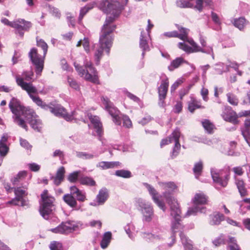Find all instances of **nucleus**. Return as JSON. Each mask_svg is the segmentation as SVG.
<instances>
[{"label":"nucleus","instance_id":"f257e3e1","mask_svg":"<svg viewBox=\"0 0 250 250\" xmlns=\"http://www.w3.org/2000/svg\"><path fill=\"white\" fill-rule=\"evenodd\" d=\"M98 8L107 14L111 15L108 17L103 25L99 41V48L94 53L96 64H98L101 59L103 51L109 55L113 41V32L116 28V25L113 23L115 18H117L124 8V5L121 4L117 0H103L99 4Z\"/></svg>","mask_w":250,"mask_h":250},{"label":"nucleus","instance_id":"f03ea898","mask_svg":"<svg viewBox=\"0 0 250 250\" xmlns=\"http://www.w3.org/2000/svg\"><path fill=\"white\" fill-rule=\"evenodd\" d=\"M9 106L14 114L13 118L16 124L27 130L25 119L34 130L40 131L42 127V122L32 109L23 106L20 101L14 98L11 99Z\"/></svg>","mask_w":250,"mask_h":250},{"label":"nucleus","instance_id":"7ed1b4c3","mask_svg":"<svg viewBox=\"0 0 250 250\" xmlns=\"http://www.w3.org/2000/svg\"><path fill=\"white\" fill-rule=\"evenodd\" d=\"M84 67L86 70L83 69L82 67L74 62V66L78 74L84 79L95 83H99L98 73L95 68L93 66L91 62L87 60L84 62Z\"/></svg>","mask_w":250,"mask_h":250},{"label":"nucleus","instance_id":"20e7f679","mask_svg":"<svg viewBox=\"0 0 250 250\" xmlns=\"http://www.w3.org/2000/svg\"><path fill=\"white\" fill-rule=\"evenodd\" d=\"M41 199L40 212L44 219L48 220L52 215L54 198L48 194L47 190H44L41 194Z\"/></svg>","mask_w":250,"mask_h":250},{"label":"nucleus","instance_id":"39448f33","mask_svg":"<svg viewBox=\"0 0 250 250\" xmlns=\"http://www.w3.org/2000/svg\"><path fill=\"white\" fill-rule=\"evenodd\" d=\"M170 214L172 217L171 221V230L173 234L171 236L172 243L168 244L171 247L175 242V236L174 234L177 232L181 231L183 229V226L181 224V210L178 204H174L171 206Z\"/></svg>","mask_w":250,"mask_h":250},{"label":"nucleus","instance_id":"423d86ee","mask_svg":"<svg viewBox=\"0 0 250 250\" xmlns=\"http://www.w3.org/2000/svg\"><path fill=\"white\" fill-rule=\"evenodd\" d=\"M188 43L191 45V46H188L185 42H179L178 44V46L180 49L183 50L188 54L201 52L208 54H210L212 59H214L212 47L206 45L205 47H201L191 38L190 40H188Z\"/></svg>","mask_w":250,"mask_h":250},{"label":"nucleus","instance_id":"0eeeda50","mask_svg":"<svg viewBox=\"0 0 250 250\" xmlns=\"http://www.w3.org/2000/svg\"><path fill=\"white\" fill-rule=\"evenodd\" d=\"M34 73L32 71H23L21 75L15 76L17 85L26 92H36V86L30 81L33 77Z\"/></svg>","mask_w":250,"mask_h":250},{"label":"nucleus","instance_id":"6e6552de","mask_svg":"<svg viewBox=\"0 0 250 250\" xmlns=\"http://www.w3.org/2000/svg\"><path fill=\"white\" fill-rule=\"evenodd\" d=\"M159 185L162 189L165 190L163 195L170 207L174 204H178L176 199L171 196V194L177 190V186L174 182H159Z\"/></svg>","mask_w":250,"mask_h":250},{"label":"nucleus","instance_id":"1a4fd4ad","mask_svg":"<svg viewBox=\"0 0 250 250\" xmlns=\"http://www.w3.org/2000/svg\"><path fill=\"white\" fill-rule=\"evenodd\" d=\"M136 203L138 207V209L143 215V220L146 222L151 221L154 214L153 208L151 204L141 198L137 199Z\"/></svg>","mask_w":250,"mask_h":250},{"label":"nucleus","instance_id":"9d476101","mask_svg":"<svg viewBox=\"0 0 250 250\" xmlns=\"http://www.w3.org/2000/svg\"><path fill=\"white\" fill-rule=\"evenodd\" d=\"M29 57L32 63L35 67V71L37 75H41L44 66V61L45 56L40 55L37 49L33 48L29 52Z\"/></svg>","mask_w":250,"mask_h":250},{"label":"nucleus","instance_id":"9b49d317","mask_svg":"<svg viewBox=\"0 0 250 250\" xmlns=\"http://www.w3.org/2000/svg\"><path fill=\"white\" fill-rule=\"evenodd\" d=\"M105 109L112 117L113 122L117 125H121V115L120 111L113 105L107 97L102 98Z\"/></svg>","mask_w":250,"mask_h":250},{"label":"nucleus","instance_id":"f8f14e48","mask_svg":"<svg viewBox=\"0 0 250 250\" xmlns=\"http://www.w3.org/2000/svg\"><path fill=\"white\" fill-rule=\"evenodd\" d=\"M81 226L80 223L69 221L62 223L57 227L51 229L50 230L55 233H66L76 230Z\"/></svg>","mask_w":250,"mask_h":250},{"label":"nucleus","instance_id":"ddd939ff","mask_svg":"<svg viewBox=\"0 0 250 250\" xmlns=\"http://www.w3.org/2000/svg\"><path fill=\"white\" fill-rule=\"evenodd\" d=\"M48 109L56 116L61 117L67 121L77 119L76 111L72 112L71 114H68L65 109L60 105H57L54 107L49 106Z\"/></svg>","mask_w":250,"mask_h":250},{"label":"nucleus","instance_id":"4468645a","mask_svg":"<svg viewBox=\"0 0 250 250\" xmlns=\"http://www.w3.org/2000/svg\"><path fill=\"white\" fill-rule=\"evenodd\" d=\"M32 24L30 21L19 19L14 21L12 28L15 29V34L23 37L24 32L29 30Z\"/></svg>","mask_w":250,"mask_h":250},{"label":"nucleus","instance_id":"2eb2a0df","mask_svg":"<svg viewBox=\"0 0 250 250\" xmlns=\"http://www.w3.org/2000/svg\"><path fill=\"white\" fill-rule=\"evenodd\" d=\"M161 78V84L158 87V92L159 99V104L161 106H163L167 92L169 82L168 78L165 74H163Z\"/></svg>","mask_w":250,"mask_h":250},{"label":"nucleus","instance_id":"dca6fc26","mask_svg":"<svg viewBox=\"0 0 250 250\" xmlns=\"http://www.w3.org/2000/svg\"><path fill=\"white\" fill-rule=\"evenodd\" d=\"M211 175L214 183L218 184L223 187H225L229 178V174L228 173L223 176V171L218 170L215 168H211L210 170Z\"/></svg>","mask_w":250,"mask_h":250},{"label":"nucleus","instance_id":"f3484780","mask_svg":"<svg viewBox=\"0 0 250 250\" xmlns=\"http://www.w3.org/2000/svg\"><path fill=\"white\" fill-rule=\"evenodd\" d=\"M144 186L147 189L153 202L160 208L165 211L166 210V207L164 202L160 199V198L161 197V195H159V193L152 186L147 183H145Z\"/></svg>","mask_w":250,"mask_h":250},{"label":"nucleus","instance_id":"a211bd4d","mask_svg":"<svg viewBox=\"0 0 250 250\" xmlns=\"http://www.w3.org/2000/svg\"><path fill=\"white\" fill-rule=\"evenodd\" d=\"M108 196V190L107 188H103L99 190L95 201L91 202L90 205L94 207L103 205L107 200Z\"/></svg>","mask_w":250,"mask_h":250},{"label":"nucleus","instance_id":"6ab92c4d","mask_svg":"<svg viewBox=\"0 0 250 250\" xmlns=\"http://www.w3.org/2000/svg\"><path fill=\"white\" fill-rule=\"evenodd\" d=\"M179 30L180 32V34L176 31L166 32L164 34V35L168 37H177L180 39L184 41L183 42H185L186 44L188 42V40H190L188 36V29L183 27L179 28Z\"/></svg>","mask_w":250,"mask_h":250},{"label":"nucleus","instance_id":"aec40b11","mask_svg":"<svg viewBox=\"0 0 250 250\" xmlns=\"http://www.w3.org/2000/svg\"><path fill=\"white\" fill-rule=\"evenodd\" d=\"M172 135L175 145L171 153V157H175L179 154L181 148V145L179 143V138L180 137L179 129L176 128L172 133Z\"/></svg>","mask_w":250,"mask_h":250},{"label":"nucleus","instance_id":"412c9836","mask_svg":"<svg viewBox=\"0 0 250 250\" xmlns=\"http://www.w3.org/2000/svg\"><path fill=\"white\" fill-rule=\"evenodd\" d=\"M87 117L93 126L94 129L97 133V135L101 137L103 133V128L99 118L96 116H92L90 114H87Z\"/></svg>","mask_w":250,"mask_h":250},{"label":"nucleus","instance_id":"4be33fe9","mask_svg":"<svg viewBox=\"0 0 250 250\" xmlns=\"http://www.w3.org/2000/svg\"><path fill=\"white\" fill-rule=\"evenodd\" d=\"M73 195L71 192L70 194H65L63 196L62 199L68 206L74 209L78 210L80 209L81 207L78 206L77 200Z\"/></svg>","mask_w":250,"mask_h":250},{"label":"nucleus","instance_id":"5701e85b","mask_svg":"<svg viewBox=\"0 0 250 250\" xmlns=\"http://www.w3.org/2000/svg\"><path fill=\"white\" fill-rule=\"evenodd\" d=\"M208 197L202 192L196 193L192 199L194 205H203L207 204Z\"/></svg>","mask_w":250,"mask_h":250},{"label":"nucleus","instance_id":"b1692460","mask_svg":"<svg viewBox=\"0 0 250 250\" xmlns=\"http://www.w3.org/2000/svg\"><path fill=\"white\" fill-rule=\"evenodd\" d=\"M70 190L72 194L75 195L77 200L83 202L86 200V193L83 190H80L76 186H72L70 188Z\"/></svg>","mask_w":250,"mask_h":250},{"label":"nucleus","instance_id":"393cba45","mask_svg":"<svg viewBox=\"0 0 250 250\" xmlns=\"http://www.w3.org/2000/svg\"><path fill=\"white\" fill-rule=\"evenodd\" d=\"M30 98L32 101L36 103L38 106H41L42 108L48 109L49 106L46 105L42 99L38 96H35L34 94H38V89L36 87V92H27Z\"/></svg>","mask_w":250,"mask_h":250},{"label":"nucleus","instance_id":"a878e982","mask_svg":"<svg viewBox=\"0 0 250 250\" xmlns=\"http://www.w3.org/2000/svg\"><path fill=\"white\" fill-rule=\"evenodd\" d=\"M224 219L223 214L215 212L209 215V223L211 225H217L220 224Z\"/></svg>","mask_w":250,"mask_h":250},{"label":"nucleus","instance_id":"bb28decb","mask_svg":"<svg viewBox=\"0 0 250 250\" xmlns=\"http://www.w3.org/2000/svg\"><path fill=\"white\" fill-rule=\"evenodd\" d=\"M120 163L119 162H105L102 161L99 162L97 167L102 169H106L108 168H114L119 167L120 166Z\"/></svg>","mask_w":250,"mask_h":250},{"label":"nucleus","instance_id":"cd10ccee","mask_svg":"<svg viewBox=\"0 0 250 250\" xmlns=\"http://www.w3.org/2000/svg\"><path fill=\"white\" fill-rule=\"evenodd\" d=\"M222 116L226 121L232 123L234 124L238 123L236 115L233 112L227 110L223 113Z\"/></svg>","mask_w":250,"mask_h":250},{"label":"nucleus","instance_id":"c85d7f7f","mask_svg":"<svg viewBox=\"0 0 250 250\" xmlns=\"http://www.w3.org/2000/svg\"><path fill=\"white\" fill-rule=\"evenodd\" d=\"M65 172L63 167H61L58 169L56 176L53 178L54 184L58 186L63 181Z\"/></svg>","mask_w":250,"mask_h":250},{"label":"nucleus","instance_id":"c756f323","mask_svg":"<svg viewBox=\"0 0 250 250\" xmlns=\"http://www.w3.org/2000/svg\"><path fill=\"white\" fill-rule=\"evenodd\" d=\"M27 176V172L25 171H21L18 173L15 176H14L11 179V182L12 184L16 186L18 185L19 184H21V185H23L22 182L23 179Z\"/></svg>","mask_w":250,"mask_h":250},{"label":"nucleus","instance_id":"7c9ffc66","mask_svg":"<svg viewBox=\"0 0 250 250\" xmlns=\"http://www.w3.org/2000/svg\"><path fill=\"white\" fill-rule=\"evenodd\" d=\"M147 39V37H144L143 32H142L140 39V47L143 51L142 54L143 57L144 56L145 52L148 51L150 50Z\"/></svg>","mask_w":250,"mask_h":250},{"label":"nucleus","instance_id":"2f4dec72","mask_svg":"<svg viewBox=\"0 0 250 250\" xmlns=\"http://www.w3.org/2000/svg\"><path fill=\"white\" fill-rule=\"evenodd\" d=\"M190 101L188 103V109L190 112H193L196 109L204 108L201 106L200 101H197L192 96L190 97Z\"/></svg>","mask_w":250,"mask_h":250},{"label":"nucleus","instance_id":"473e14b6","mask_svg":"<svg viewBox=\"0 0 250 250\" xmlns=\"http://www.w3.org/2000/svg\"><path fill=\"white\" fill-rule=\"evenodd\" d=\"M185 62H186V61L182 57L176 58L171 62L168 66V69L169 71H172Z\"/></svg>","mask_w":250,"mask_h":250},{"label":"nucleus","instance_id":"72a5a7b5","mask_svg":"<svg viewBox=\"0 0 250 250\" xmlns=\"http://www.w3.org/2000/svg\"><path fill=\"white\" fill-rule=\"evenodd\" d=\"M112 238V233L110 231L105 232L100 243L101 247L103 249L106 248L110 243Z\"/></svg>","mask_w":250,"mask_h":250},{"label":"nucleus","instance_id":"f704fd0d","mask_svg":"<svg viewBox=\"0 0 250 250\" xmlns=\"http://www.w3.org/2000/svg\"><path fill=\"white\" fill-rule=\"evenodd\" d=\"M96 4V3L95 1H93L81 9L78 20L80 23L81 22L84 16L89 11V10L95 6Z\"/></svg>","mask_w":250,"mask_h":250},{"label":"nucleus","instance_id":"c9c22d12","mask_svg":"<svg viewBox=\"0 0 250 250\" xmlns=\"http://www.w3.org/2000/svg\"><path fill=\"white\" fill-rule=\"evenodd\" d=\"M250 127V120H246L245 122V129L242 130V134L250 146V133L249 132V127Z\"/></svg>","mask_w":250,"mask_h":250},{"label":"nucleus","instance_id":"e433bc0d","mask_svg":"<svg viewBox=\"0 0 250 250\" xmlns=\"http://www.w3.org/2000/svg\"><path fill=\"white\" fill-rule=\"evenodd\" d=\"M180 236L185 250H193L191 241L182 232H180Z\"/></svg>","mask_w":250,"mask_h":250},{"label":"nucleus","instance_id":"4c0bfd02","mask_svg":"<svg viewBox=\"0 0 250 250\" xmlns=\"http://www.w3.org/2000/svg\"><path fill=\"white\" fill-rule=\"evenodd\" d=\"M206 208L204 207H198V206L194 205V207L189 208L186 213V216L190 215H195L198 212H205Z\"/></svg>","mask_w":250,"mask_h":250},{"label":"nucleus","instance_id":"58836bf2","mask_svg":"<svg viewBox=\"0 0 250 250\" xmlns=\"http://www.w3.org/2000/svg\"><path fill=\"white\" fill-rule=\"evenodd\" d=\"M28 184H25L23 186L22 185L21 187H17L15 188L14 192L16 197H19V199L23 201L22 198L26 194V190L27 189Z\"/></svg>","mask_w":250,"mask_h":250},{"label":"nucleus","instance_id":"ea45409f","mask_svg":"<svg viewBox=\"0 0 250 250\" xmlns=\"http://www.w3.org/2000/svg\"><path fill=\"white\" fill-rule=\"evenodd\" d=\"M143 237L152 242H156L164 238V235L162 233L158 234L151 233H145Z\"/></svg>","mask_w":250,"mask_h":250},{"label":"nucleus","instance_id":"a19ab883","mask_svg":"<svg viewBox=\"0 0 250 250\" xmlns=\"http://www.w3.org/2000/svg\"><path fill=\"white\" fill-rule=\"evenodd\" d=\"M229 250H240L236 243V240L234 237H229L228 240Z\"/></svg>","mask_w":250,"mask_h":250},{"label":"nucleus","instance_id":"79ce46f5","mask_svg":"<svg viewBox=\"0 0 250 250\" xmlns=\"http://www.w3.org/2000/svg\"><path fill=\"white\" fill-rule=\"evenodd\" d=\"M67 83L69 86L73 89L77 91L80 90V84L73 78L68 76L67 77Z\"/></svg>","mask_w":250,"mask_h":250},{"label":"nucleus","instance_id":"37998d69","mask_svg":"<svg viewBox=\"0 0 250 250\" xmlns=\"http://www.w3.org/2000/svg\"><path fill=\"white\" fill-rule=\"evenodd\" d=\"M236 184L241 196L246 194V189L245 188L243 181L239 179L236 180Z\"/></svg>","mask_w":250,"mask_h":250},{"label":"nucleus","instance_id":"c03bdc74","mask_svg":"<svg viewBox=\"0 0 250 250\" xmlns=\"http://www.w3.org/2000/svg\"><path fill=\"white\" fill-rule=\"evenodd\" d=\"M202 125L208 133H211L214 129V125L208 120H205L202 122Z\"/></svg>","mask_w":250,"mask_h":250},{"label":"nucleus","instance_id":"a18cd8bd","mask_svg":"<svg viewBox=\"0 0 250 250\" xmlns=\"http://www.w3.org/2000/svg\"><path fill=\"white\" fill-rule=\"evenodd\" d=\"M246 20L243 18H240L234 20L233 22L234 25L239 28L240 30L243 29L246 25Z\"/></svg>","mask_w":250,"mask_h":250},{"label":"nucleus","instance_id":"49530a36","mask_svg":"<svg viewBox=\"0 0 250 250\" xmlns=\"http://www.w3.org/2000/svg\"><path fill=\"white\" fill-rule=\"evenodd\" d=\"M203 168V164L201 162L196 163L193 168V171L196 178H198Z\"/></svg>","mask_w":250,"mask_h":250},{"label":"nucleus","instance_id":"de8ad7c7","mask_svg":"<svg viewBox=\"0 0 250 250\" xmlns=\"http://www.w3.org/2000/svg\"><path fill=\"white\" fill-rule=\"evenodd\" d=\"M227 97L228 102L231 104L233 105H237L238 103V100L236 96L231 93H228L227 94Z\"/></svg>","mask_w":250,"mask_h":250},{"label":"nucleus","instance_id":"09e8293b","mask_svg":"<svg viewBox=\"0 0 250 250\" xmlns=\"http://www.w3.org/2000/svg\"><path fill=\"white\" fill-rule=\"evenodd\" d=\"M176 5L180 8H191L193 7V5L189 1L184 0H177L176 1Z\"/></svg>","mask_w":250,"mask_h":250},{"label":"nucleus","instance_id":"8fccbe9b","mask_svg":"<svg viewBox=\"0 0 250 250\" xmlns=\"http://www.w3.org/2000/svg\"><path fill=\"white\" fill-rule=\"evenodd\" d=\"M116 175L123 178H129L131 177V172L125 170H118L115 172Z\"/></svg>","mask_w":250,"mask_h":250},{"label":"nucleus","instance_id":"3c124183","mask_svg":"<svg viewBox=\"0 0 250 250\" xmlns=\"http://www.w3.org/2000/svg\"><path fill=\"white\" fill-rule=\"evenodd\" d=\"M21 202V206H24L25 205V204L24 203L23 201H21V200L19 199V197H15L14 199L11 200V201H9L6 203V204L7 205H10V206H16V205H19V203Z\"/></svg>","mask_w":250,"mask_h":250},{"label":"nucleus","instance_id":"603ef678","mask_svg":"<svg viewBox=\"0 0 250 250\" xmlns=\"http://www.w3.org/2000/svg\"><path fill=\"white\" fill-rule=\"evenodd\" d=\"M37 44L39 47H41L43 51L44 56H45L46 54L47 53V49H48V46H47V44H46V43L43 40H42L41 39H40L39 40H38L37 39Z\"/></svg>","mask_w":250,"mask_h":250},{"label":"nucleus","instance_id":"864d4df0","mask_svg":"<svg viewBox=\"0 0 250 250\" xmlns=\"http://www.w3.org/2000/svg\"><path fill=\"white\" fill-rule=\"evenodd\" d=\"M121 121H123V125L127 128L132 126V122L129 117L125 115H121Z\"/></svg>","mask_w":250,"mask_h":250},{"label":"nucleus","instance_id":"5fc2aeb1","mask_svg":"<svg viewBox=\"0 0 250 250\" xmlns=\"http://www.w3.org/2000/svg\"><path fill=\"white\" fill-rule=\"evenodd\" d=\"M50 250H63L62 245L57 241L52 242L49 246Z\"/></svg>","mask_w":250,"mask_h":250},{"label":"nucleus","instance_id":"6e6d98bb","mask_svg":"<svg viewBox=\"0 0 250 250\" xmlns=\"http://www.w3.org/2000/svg\"><path fill=\"white\" fill-rule=\"evenodd\" d=\"M81 184L83 185L92 186L95 185V182L92 178L86 177L81 179Z\"/></svg>","mask_w":250,"mask_h":250},{"label":"nucleus","instance_id":"4d7b16f0","mask_svg":"<svg viewBox=\"0 0 250 250\" xmlns=\"http://www.w3.org/2000/svg\"><path fill=\"white\" fill-rule=\"evenodd\" d=\"M134 226L132 224H128L125 227V230L129 237L130 238H132L133 237V231H134Z\"/></svg>","mask_w":250,"mask_h":250},{"label":"nucleus","instance_id":"13d9d810","mask_svg":"<svg viewBox=\"0 0 250 250\" xmlns=\"http://www.w3.org/2000/svg\"><path fill=\"white\" fill-rule=\"evenodd\" d=\"M9 148L6 144H0V156L4 157L8 153Z\"/></svg>","mask_w":250,"mask_h":250},{"label":"nucleus","instance_id":"bf43d9fd","mask_svg":"<svg viewBox=\"0 0 250 250\" xmlns=\"http://www.w3.org/2000/svg\"><path fill=\"white\" fill-rule=\"evenodd\" d=\"M173 138L172 137V134L167 138L163 139L160 143V146L161 147H163L165 145H168L170 143H173Z\"/></svg>","mask_w":250,"mask_h":250},{"label":"nucleus","instance_id":"052dcab7","mask_svg":"<svg viewBox=\"0 0 250 250\" xmlns=\"http://www.w3.org/2000/svg\"><path fill=\"white\" fill-rule=\"evenodd\" d=\"M77 156L79 158L86 159H92L94 157V155L93 154L82 152H77Z\"/></svg>","mask_w":250,"mask_h":250},{"label":"nucleus","instance_id":"680f3d73","mask_svg":"<svg viewBox=\"0 0 250 250\" xmlns=\"http://www.w3.org/2000/svg\"><path fill=\"white\" fill-rule=\"evenodd\" d=\"M79 174V172L78 171H75L70 173L68 177V181L70 182H75L78 179Z\"/></svg>","mask_w":250,"mask_h":250},{"label":"nucleus","instance_id":"e2e57ef3","mask_svg":"<svg viewBox=\"0 0 250 250\" xmlns=\"http://www.w3.org/2000/svg\"><path fill=\"white\" fill-rule=\"evenodd\" d=\"M82 45L83 47L84 50L87 52L89 53L90 51L89 48V40L87 38H84L83 40Z\"/></svg>","mask_w":250,"mask_h":250},{"label":"nucleus","instance_id":"0e129e2a","mask_svg":"<svg viewBox=\"0 0 250 250\" xmlns=\"http://www.w3.org/2000/svg\"><path fill=\"white\" fill-rule=\"evenodd\" d=\"M182 83H183L182 79H179L177 80L171 86V92H174Z\"/></svg>","mask_w":250,"mask_h":250},{"label":"nucleus","instance_id":"69168bd1","mask_svg":"<svg viewBox=\"0 0 250 250\" xmlns=\"http://www.w3.org/2000/svg\"><path fill=\"white\" fill-rule=\"evenodd\" d=\"M192 87V85H188L187 87L182 89L180 92V97L181 99H182L183 97L188 93L190 89Z\"/></svg>","mask_w":250,"mask_h":250},{"label":"nucleus","instance_id":"338daca9","mask_svg":"<svg viewBox=\"0 0 250 250\" xmlns=\"http://www.w3.org/2000/svg\"><path fill=\"white\" fill-rule=\"evenodd\" d=\"M29 169L34 172L38 171L40 169V166L36 163H31L28 164Z\"/></svg>","mask_w":250,"mask_h":250},{"label":"nucleus","instance_id":"774afa93","mask_svg":"<svg viewBox=\"0 0 250 250\" xmlns=\"http://www.w3.org/2000/svg\"><path fill=\"white\" fill-rule=\"evenodd\" d=\"M20 144L21 146L27 149L31 147V146L26 140L21 138L20 139Z\"/></svg>","mask_w":250,"mask_h":250}]
</instances>
